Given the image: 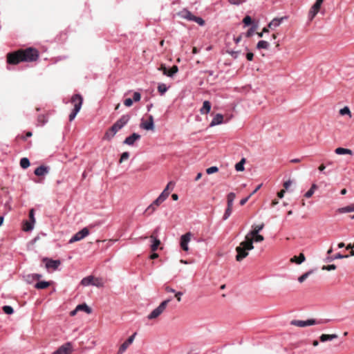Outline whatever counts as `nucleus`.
Masks as SVG:
<instances>
[{
	"mask_svg": "<svg viewBox=\"0 0 354 354\" xmlns=\"http://www.w3.org/2000/svg\"><path fill=\"white\" fill-rule=\"evenodd\" d=\"M140 138V136L138 133H133L130 136L126 138V139L124 140V144L128 145H133L135 142V141L139 140Z\"/></svg>",
	"mask_w": 354,
	"mask_h": 354,
	"instance_id": "nucleus-17",
	"label": "nucleus"
},
{
	"mask_svg": "<svg viewBox=\"0 0 354 354\" xmlns=\"http://www.w3.org/2000/svg\"><path fill=\"white\" fill-rule=\"evenodd\" d=\"M245 160V158H242L239 162L235 165V169L237 171H242L244 170V164Z\"/></svg>",
	"mask_w": 354,
	"mask_h": 354,
	"instance_id": "nucleus-34",
	"label": "nucleus"
},
{
	"mask_svg": "<svg viewBox=\"0 0 354 354\" xmlns=\"http://www.w3.org/2000/svg\"><path fill=\"white\" fill-rule=\"evenodd\" d=\"M164 201L158 196L148 207L146 209L145 212L151 214H153L157 207Z\"/></svg>",
	"mask_w": 354,
	"mask_h": 354,
	"instance_id": "nucleus-14",
	"label": "nucleus"
},
{
	"mask_svg": "<svg viewBox=\"0 0 354 354\" xmlns=\"http://www.w3.org/2000/svg\"><path fill=\"white\" fill-rule=\"evenodd\" d=\"M192 233L187 232L180 237V247L184 251H188V243L191 240Z\"/></svg>",
	"mask_w": 354,
	"mask_h": 354,
	"instance_id": "nucleus-13",
	"label": "nucleus"
},
{
	"mask_svg": "<svg viewBox=\"0 0 354 354\" xmlns=\"http://www.w3.org/2000/svg\"><path fill=\"white\" fill-rule=\"evenodd\" d=\"M129 157V152H123L121 155V157H120V162H122L126 160H127Z\"/></svg>",
	"mask_w": 354,
	"mask_h": 354,
	"instance_id": "nucleus-50",
	"label": "nucleus"
},
{
	"mask_svg": "<svg viewBox=\"0 0 354 354\" xmlns=\"http://www.w3.org/2000/svg\"><path fill=\"white\" fill-rule=\"evenodd\" d=\"M140 98H141V95L140 93L138 92H135L133 93V102L135 101V102H138L140 100Z\"/></svg>",
	"mask_w": 354,
	"mask_h": 354,
	"instance_id": "nucleus-51",
	"label": "nucleus"
},
{
	"mask_svg": "<svg viewBox=\"0 0 354 354\" xmlns=\"http://www.w3.org/2000/svg\"><path fill=\"white\" fill-rule=\"evenodd\" d=\"M243 22L246 25L249 26L252 23V19L250 16H246L243 18Z\"/></svg>",
	"mask_w": 354,
	"mask_h": 354,
	"instance_id": "nucleus-52",
	"label": "nucleus"
},
{
	"mask_svg": "<svg viewBox=\"0 0 354 354\" xmlns=\"http://www.w3.org/2000/svg\"><path fill=\"white\" fill-rule=\"evenodd\" d=\"M136 334V333H134L120 346L122 351H125L129 346V345H131L133 343Z\"/></svg>",
	"mask_w": 354,
	"mask_h": 354,
	"instance_id": "nucleus-19",
	"label": "nucleus"
},
{
	"mask_svg": "<svg viewBox=\"0 0 354 354\" xmlns=\"http://www.w3.org/2000/svg\"><path fill=\"white\" fill-rule=\"evenodd\" d=\"M71 102L74 106V109L69 115V120L71 122L75 118L77 114L82 108V105L83 103V97L80 94H75L72 96L71 99Z\"/></svg>",
	"mask_w": 354,
	"mask_h": 354,
	"instance_id": "nucleus-3",
	"label": "nucleus"
},
{
	"mask_svg": "<svg viewBox=\"0 0 354 354\" xmlns=\"http://www.w3.org/2000/svg\"><path fill=\"white\" fill-rule=\"evenodd\" d=\"M44 261H46V267L47 269L52 268L53 270H57L61 264L59 260H53L46 258Z\"/></svg>",
	"mask_w": 354,
	"mask_h": 354,
	"instance_id": "nucleus-15",
	"label": "nucleus"
},
{
	"mask_svg": "<svg viewBox=\"0 0 354 354\" xmlns=\"http://www.w3.org/2000/svg\"><path fill=\"white\" fill-rule=\"evenodd\" d=\"M313 272H314L313 270H310L305 272L304 274H303L301 276H300L298 278L299 282V283L304 282L312 273H313Z\"/></svg>",
	"mask_w": 354,
	"mask_h": 354,
	"instance_id": "nucleus-35",
	"label": "nucleus"
},
{
	"mask_svg": "<svg viewBox=\"0 0 354 354\" xmlns=\"http://www.w3.org/2000/svg\"><path fill=\"white\" fill-rule=\"evenodd\" d=\"M335 153L338 155L349 154L352 155L353 152L351 149H345L342 147H338L335 149Z\"/></svg>",
	"mask_w": 354,
	"mask_h": 354,
	"instance_id": "nucleus-30",
	"label": "nucleus"
},
{
	"mask_svg": "<svg viewBox=\"0 0 354 354\" xmlns=\"http://www.w3.org/2000/svg\"><path fill=\"white\" fill-rule=\"evenodd\" d=\"M211 103L209 101H204L203 106L200 109L201 113L203 115L208 113L211 110Z\"/></svg>",
	"mask_w": 354,
	"mask_h": 354,
	"instance_id": "nucleus-24",
	"label": "nucleus"
},
{
	"mask_svg": "<svg viewBox=\"0 0 354 354\" xmlns=\"http://www.w3.org/2000/svg\"><path fill=\"white\" fill-rule=\"evenodd\" d=\"M328 322H329V319L317 320L315 319H308L306 321L294 319L290 322V324L295 326L303 328V327L313 326V325H315V324H326Z\"/></svg>",
	"mask_w": 354,
	"mask_h": 354,
	"instance_id": "nucleus-5",
	"label": "nucleus"
},
{
	"mask_svg": "<svg viewBox=\"0 0 354 354\" xmlns=\"http://www.w3.org/2000/svg\"><path fill=\"white\" fill-rule=\"evenodd\" d=\"M232 212V208H230L227 207V209H225V212L223 215V220H227L231 215Z\"/></svg>",
	"mask_w": 354,
	"mask_h": 354,
	"instance_id": "nucleus-48",
	"label": "nucleus"
},
{
	"mask_svg": "<svg viewBox=\"0 0 354 354\" xmlns=\"http://www.w3.org/2000/svg\"><path fill=\"white\" fill-rule=\"evenodd\" d=\"M159 70L162 71V73L165 75H168V70L167 68H166V66L165 65H161L160 68H159Z\"/></svg>",
	"mask_w": 354,
	"mask_h": 354,
	"instance_id": "nucleus-55",
	"label": "nucleus"
},
{
	"mask_svg": "<svg viewBox=\"0 0 354 354\" xmlns=\"http://www.w3.org/2000/svg\"><path fill=\"white\" fill-rule=\"evenodd\" d=\"M218 171V168L216 166H212L211 167H209L206 169V173L207 174H212L214 173H216Z\"/></svg>",
	"mask_w": 354,
	"mask_h": 354,
	"instance_id": "nucleus-47",
	"label": "nucleus"
},
{
	"mask_svg": "<svg viewBox=\"0 0 354 354\" xmlns=\"http://www.w3.org/2000/svg\"><path fill=\"white\" fill-rule=\"evenodd\" d=\"M34 222L26 221L24 226V230L26 232L31 231L34 227Z\"/></svg>",
	"mask_w": 354,
	"mask_h": 354,
	"instance_id": "nucleus-38",
	"label": "nucleus"
},
{
	"mask_svg": "<svg viewBox=\"0 0 354 354\" xmlns=\"http://www.w3.org/2000/svg\"><path fill=\"white\" fill-rule=\"evenodd\" d=\"M150 239L151 240V249L153 252L157 250L158 246L160 244V241L157 239L153 234L150 236Z\"/></svg>",
	"mask_w": 354,
	"mask_h": 354,
	"instance_id": "nucleus-22",
	"label": "nucleus"
},
{
	"mask_svg": "<svg viewBox=\"0 0 354 354\" xmlns=\"http://www.w3.org/2000/svg\"><path fill=\"white\" fill-rule=\"evenodd\" d=\"M337 212L341 214L354 212V203L344 207L339 208Z\"/></svg>",
	"mask_w": 354,
	"mask_h": 354,
	"instance_id": "nucleus-27",
	"label": "nucleus"
},
{
	"mask_svg": "<svg viewBox=\"0 0 354 354\" xmlns=\"http://www.w3.org/2000/svg\"><path fill=\"white\" fill-rule=\"evenodd\" d=\"M169 192L167 190V187H165V189L162 192V193L159 195V197L165 201L169 196Z\"/></svg>",
	"mask_w": 354,
	"mask_h": 354,
	"instance_id": "nucleus-41",
	"label": "nucleus"
},
{
	"mask_svg": "<svg viewBox=\"0 0 354 354\" xmlns=\"http://www.w3.org/2000/svg\"><path fill=\"white\" fill-rule=\"evenodd\" d=\"M29 218H30V221H31V222H34L35 223V216H34V209H31L30 210V212H29Z\"/></svg>",
	"mask_w": 354,
	"mask_h": 354,
	"instance_id": "nucleus-54",
	"label": "nucleus"
},
{
	"mask_svg": "<svg viewBox=\"0 0 354 354\" xmlns=\"http://www.w3.org/2000/svg\"><path fill=\"white\" fill-rule=\"evenodd\" d=\"M251 239H253V242H261L264 240V237L259 234H257V235H251Z\"/></svg>",
	"mask_w": 354,
	"mask_h": 354,
	"instance_id": "nucleus-43",
	"label": "nucleus"
},
{
	"mask_svg": "<svg viewBox=\"0 0 354 354\" xmlns=\"http://www.w3.org/2000/svg\"><path fill=\"white\" fill-rule=\"evenodd\" d=\"M306 257L303 253H300L299 257L294 256L290 259V262L295 263L297 264H301L304 261H305Z\"/></svg>",
	"mask_w": 354,
	"mask_h": 354,
	"instance_id": "nucleus-25",
	"label": "nucleus"
},
{
	"mask_svg": "<svg viewBox=\"0 0 354 354\" xmlns=\"http://www.w3.org/2000/svg\"><path fill=\"white\" fill-rule=\"evenodd\" d=\"M348 257V255H343V254H341L340 253H338V254H335L334 257L328 258V260L333 261L335 259L347 258Z\"/></svg>",
	"mask_w": 354,
	"mask_h": 354,
	"instance_id": "nucleus-46",
	"label": "nucleus"
},
{
	"mask_svg": "<svg viewBox=\"0 0 354 354\" xmlns=\"http://www.w3.org/2000/svg\"><path fill=\"white\" fill-rule=\"evenodd\" d=\"M89 234V231L87 227H84L80 231L75 234L71 239L69 240V243H73L76 241H79Z\"/></svg>",
	"mask_w": 354,
	"mask_h": 354,
	"instance_id": "nucleus-10",
	"label": "nucleus"
},
{
	"mask_svg": "<svg viewBox=\"0 0 354 354\" xmlns=\"http://www.w3.org/2000/svg\"><path fill=\"white\" fill-rule=\"evenodd\" d=\"M324 0H316L308 12V18L311 21L319 12L321 6Z\"/></svg>",
	"mask_w": 354,
	"mask_h": 354,
	"instance_id": "nucleus-11",
	"label": "nucleus"
},
{
	"mask_svg": "<svg viewBox=\"0 0 354 354\" xmlns=\"http://www.w3.org/2000/svg\"><path fill=\"white\" fill-rule=\"evenodd\" d=\"M223 116L221 113H217L212 120L209 126L214 127L216 125H218L223 123Z\"/></svg>",
	"mask_w": 354,
	"mask_h": 354,
	"instance_id": "nucleus-20",
	"label": "nucleus"
},
{
	"mask_svg": "<svg viewBox=\"0 0 354 354\" xmlns=\"http://www.w3.org/2000/svg\"><path fill=\"white\" fill-rule=\"evenodd\" d=\"M23 62L20 50L10 53L7 55V62L10 64H17Z\"/></svg>",
	"mask_w": 354,
	"mask_h": 354,
	"instance_id": "nucleus-8",
	"label": "nucleus"
},
{
	"mask_svg": "<svg viewBox=\"0 0 354 354\" xmlns=\"http://www.w3.org/2000/svg\"><path fill=\"white\" fill-rule=\"evenodd\" d=\"M73 351V344L70 342H68L60 346L56 351L53 352L51 354H72Z\"/></svg>",
	"mask_w": 354,
	"mask_h": 354,
	"instance_id": "nucleus-9",
	"label": "nucleus"
},
{
	"mask_svg": "<svg viewBox=\"0 0 354 354\" xmlns=\"http://www.w3.org/2000/svg\"><path fill=\"white\" fill-rule=\"evenodd\" d=\"M250 197H251V196H250V194L248 196H247V197H245V198H244L241 199V200L240 201V205H244L248 202V201L249 200V198H250Z\"/></svg>",
	"mask_w": 354,
	"mask_h": 354,
	"instance_id": "nucleus-56",
	"label": "nucleus"
},
{
	"mask_svg": "<svg viewBox=\"0 0 354 354\" xmlns=\"http://www.w3.org/2000/svg\"><path fill=\"white\" fill-rule=\"evenodd\" d=\"M3 310L7 315H12L14 313V310L10 306H3Z\"/></svg>",
	"mask_w": 354,
	"mask_h": 354,
	"instance_id": "nucleus-44",
	"label": "nucleus"
},
{
	"mask_svg": "<svg viewBox=\"0 0 354 354\" xmlns=\"http://www.w3.org/2000/svg\"><path fill=\"white\" fill-rule=\"evenodd\" d=\"M339 114L342 115H348L349 118L352 117L351 112L348 106H344L339 110Z\"/></svg>",
	"mask_w": 354,
	"mask_h": 354,
	"instance_id": "nucleus-40",
	"label": "nucleus"
},
{
	"mask_svg": "<svg viewBox=\"0 0 354 354\" xmlns=\"http://www.w3.org/2000/svg\"><path fill=\"white\" fill-rule=\"evenodd\" d=\"M76 310H82L86 312L88 314H90L91 313V309L90 307H88L86 304H79L76 306Z\"/></svg>",
	"mask_w": 354,
	"mask_h": 354,
	"instance_id": "nucleus-31",
	"label": "nucleus"
},
{
	"mask_svg": "<svg viewBox=\"0 0 354 354\" xmlns=\"http://www.w3.org/2000/svg\"><path fill=\"white\" fill-rule=\"evenodd\" d=\"M48 173V167L41 165L37 167L34 171V174L38 176H42Z\"/></svg>",
	"mask_w": 354,
	"mask_h": 354,
	"instance_id": "nucleus-21",
	"label": "nucleus"
},
{
	"mask_svg": "<svg viewBox=\"0 0 354 354\" xmlns=\"http://www.w3.org/2000/svg\"><path fill=\"white\" fill-rule=\"evenodd\" d=\"M183 295V292H176L175 293V297L176 298L178 301H181V296Z\"/></svg>",
	"mask_w": 354,
	"mask_h": 354,
	"instance_id": "nucleus-57",
	"label": "nucleus"
},
{
	"mask_svg": "<svg viewBox=\"0 0 354 354\" xmlns=\"http://www.w3.org/2000/svg\"><path fill=\"white\" fill-rule=\"evenodd\" d=\"M23 62H31L36 61L39 58V51L32 47L26 49H20Z\"/></svg>",
	"mask_w": 354,
	"mask_h": 354,
	"instance_id": "nucleus-4",
	"label": "nucleus"
},
{
	"mask_svg": "<svg viewBox=\"0 0 354 354\" xmlns=\"http://www.w3.org/2000/svg\"><path fill=\"white\" fill-rule=\"evenodd\" d=\"M32 135V133L31 131H28V132H26V136H21V138L25 140L27 138L31 137Z\"/></svg>",
	"mask_w": 354,
	"mask_h": 354,
	"instance_id": "nucleus-63",
	"label": "nucleus"
},
{
	"mask_svg": "<svg viewBox=\"0 0 354 354\" xmlns=\"http://www.w3.org/2000/svg\"><path fill=\"white\" fill-rule=\"evenodd\" d=\"M241 39H242L241 35H239L237 37H234V41L237 44H239L241 41Z\"/></svg>",
	"mask_w": 354,
	"mask_h": 354,
	"instance_id": "nucleus-64",
	"label": "nucleus"
},
{
	"mask_svg": "<svg viewBox=\"0 0 354 354\" xmlns=\"http://www.w3.org/2000/svg\"><path fill=\"white\" fill-rule=\"evenodd\" d=\"M335 269H336V266L334 264H331V265H328V266H324L322 267V270H328V271L334 270Z\"/></svg>",
	"mask_w": 354,
	"mask_h": 354,
	"instance_id": "nucleus-49",
	"label": "nucleus"
},
{
	"mask_svg": "<svg viewBox=\"0 0 354 354\" xmlns=\"http://www.w3.org/2000/svg\"><path fill=\"white\" fill-rule=\"evenodd\" d=\"M338 337L337 335L336 334H331V335H326V334H322L319 339L320 341L322 342H326V341H331L335 339H337Z\"/></svg>",
	"mask_w": 354,
	"mask_h": 354,
	"instance_id": "nucleus-26",
	"label": "nucleus"
},
{
	"mask_svg": "<svg viewBox=\"0 0 354 354\" xmlns=\"http://www.w3.org/2000/svg\"><path fill=\"white\" fill-rule=\"evenodd\" d=\"M94 277L92 275L84 277L82 279L80 283L83 286H88L90 285H93Z\"/></svg>",
	"mask_w": 354,
	"mask_h": 354,
	"instance_id": "nucleus-23",
	"label": "nucleus"
},
{
	"mask_svg": "<svg viewBox=\"0 0 354 354\" xmlns=\"http://www.w3.org/2000/svg\"><path fill=\"white\" fill-rule=\"evenodd\" d=\"M229 2L233 5H240L241 3V0H229Z\"/></svg>",
	"mask_w": 354,
	"mask_h": 354,
	"instance_id": "nucleus-59",
	"label": "nucleus"
},
{
	"mask_svg": "<svg viewBox=\"0 0 354 354\" xmlns=\"http://www.w3.org/2000/svg\"><path fill=\"white\" fill-rule=\"evenodd\" d=\"M235 197H236V195L233 192H230L227 194V207L232 208Z\"/></svg>",
	"mask_w": 354,
	"mask_h": 354,
	"instance_id": "nucleus-29",
	"label": "nucleus"
},
{
	"mask_svg": "<svg viewBox=\"0 0 354 354\" xmlns=\"http://www.w3.org/2000/svg\"><path fill=\"white\" fill-rule=\"evenodd\" d=\"M270 46V44L268 41L264 40H261L257 43V48L258 49H268Z\"/></svg>",
	"mask_w": 354,
	"mask_h": 354,
	"instance_id": "nucleus-33",
	"label": "nucleus"
},
{
	"mask_svg": "<svg viewBox=\"0 0 354 354\" xmlns=\"http://www.w3.org/2000/svg\"><path fill=\"white\" fill-rule=\"evenodd\" d=\"M263 227L264 223L252 226V230L245 235L244 241L241 242L239 245L236 248V251L237 252L236 260L237 261H242L248 255V251L254 249L253 239H251V235H257V234H259Z\"/></svg>",
	"mask_w": 354,
	"mask_h": 354,
	"instance_id": "nucleus-1",
	"label": "nucleus"
},
{
	"mask_svg": "<svg viewBox=\"0 0 354 354\" xmlns=\"http://www.w3.org/2000/svg\"><path fill=\"white\" fill-rule=\"evenodd\" d=\"M286 19V17H283L281 18H274L269 24L268 28L271 29H274L281 25V24L283 21V20Z\"/></svg>",
	"mask_w": 354,
	"mask_h": 354,
	"instance_id": "nucleus-18",
	"label": "nucleus"
},
{
	"mask_svg": "<svg viewBox=\"0 0 354 354\" xmlns=\"http://www.w3.org/2000/svg\"><path fill=\"white\" fill-rule=\"evenodd\" d=\"M178 15L185 19H187L188 21H195L197 23L199 26H203L205 25V21L199 17L194 16L189 10L187 9H183L179 13Z\"/></svg>",
	"mask_w": 354,
	"mask_h": 354,
	"instance_id": "nucleus-7",
	"label": "nucleus"
},
{
	"mask_svg": "<svg viewBox=\"0 0 354 354\" xmlns=\"http://www.w3.org/2000/svg\"><path fill=\"white\" fill-rule=\"evenodd\" d=\"M168 88L169 87H167L165 84L160 83L158 86V91L160 95H163L167 92Z\"/></svg>",
	"mask_w": 354,
	"mask_h": 354,
	"instance_id": "nucleus-36",
	"label": "nucleus"
},
{
	"mask_svg": "<svg viewBox=\"0 0 354 354\" xmlns=\"http://www.w3.org/2000/svg\"><path fill=\"white\" fill-rule=\"evenodd\" d=\"M93 286L100 288V287H102L104 286V283L101 279L94 277V281H93Z\"/></svg>",
	"mask_w": 354,
	"mask_h": 354,
	"instance_id": "nucleus-45",
	"label": "nucleus"
},
{
	"mask_svg": "<svg viewBox=\"0 0 354 354\" xmlns=\"http://www.w3.org/2000/svg\"><path fill=\"white\" fill-rule=\"evenodd\" d=\"M20 166L23 169L28 168L30 166V161H29L28 158H22L20 160Z\"/></svg>",
	"mask_w": 354,
	"mask_h": 354,
	"instance_id": "nucleus-39",
	"label": "nucleus"
},
{
	"mask_svg": "<svg viewBox=\"0 0 354 354\" xmlns=\"http://www.w3.org/2000/svg\"><path fill=\"white\" fill-rule=\"evenodd\" d=\"M171 298H168L162 301L157 308L153 310L151 313L148 315V319L151 320L158 317L165 311L167 306L171 301Z\"/></svg>",
	"mask_w": 354,
	"mask_h": 354,
	"instance_id": "nucleus-6",
	"label": "nucleus"
},
{
	"mask_svg": "<svg viewBox=\"0 0 354 354\" xmlns=\"http://www.w3.org/2000/svg\"><path fill=\"white\" fill-rule=\"evenodd\" d=\"M254 54L252 53H248L246 54V58L249 61H252L253 59Z\"/></svg>",
	"mask_w": 354,
	"mask_h": 354,
	"instance_id": "nucleus-60",
	"label": "nucleus"
},
{
	"mask_svg": "<svg viewBox=\"0 0 354 354\" xmlns=\"http://www.w3.org/2000/svg\"><path fill=\"white\" fill-rule=\"evenodd\" d=\"M140 127L141 129H145V130H151L153 131L154 129V122H153V117L151 115H149L148 116V120L145 121L142 120V122L140 124Z\"/></svg>",
	"mask_w": 354,
	"mask_h": 354,
	"instance_id": "nucleus-12",
	"label": "nucleus"
},
{
	"mask_svg": "<svg viewBox=\"0 0 354 354\" xmlns=\"http://www.w3.org/2000/svg\"><path fill=\"white\" fill-rule=\"evenodd\" d=\"M178 71L177 66H173L169 70H168V77L174 76Z\"/></svg>",
	"mask_w": 354,
	"mask_h": 354,
	"instance_id": "nucleus-42",
	"label": "nucleus"
},
{
	"mask_svg": "<svg viewBox=\"0 0 354 354\" xmlns=\"http://www.w3.org/2000/svg\"><path fill=\"white\" fill-rule=\"evenodd\" d=\"M291 184H292V181H291V180H287V181H286V182L284 183V184H283V187H285V189H288V188H289V187L291 185Z\"/></svg>",
	"mask_w": 354,
	"mask_h": 354,
	"instance_id": "nucleus-61",
	"label": "nucleus"
},
{
	"mask_svg": "<svg viewBox=\"0 0 354 354\" xmlns=\"http://www.w3.org/2000/svg\"><path fill=\"white\" fill-rule=\"evenodd\" d=\"M130 115H123L120 119H118L112 127L105 133L104 138L107 140H111L114 137L116 133L120 130L122 127H124L129 121Z\"/></svg>",
	"mask_w": 354,
	"mask_h": 354,
	"instance_id": "nucleus-2",
	"label": "nucleus"
},
{
	"mask_svg": "<svg viewBox=\"0 0 354 354\" xmlns=\"http://www.w3.org/2000/svg\"><path fill=\"white\" fill-rule=\"evenodd\" d=\"M165 291L167 292H172V293H176V291L174 289H173L172 288L169 287V286H166L165 288Z\"/></svg>",
	"mask_w": 354,
	"mask_h": 354,
	"instance_id": "nucleus-62",
	"label": "nucleus"
},
{
	"mask_svg": "<svg viewBox=\"0 0 354 354\" xmlns=\"http://www.w3.org/2000/svg\"><path fill=\"white\" fill-rule=\"evenodd\" d=\"M317 185L313 184L311 187L310 188V189L305 194V195H304L305 197H306V198L311 197L313 195L315 189H317Z\"/></svg>",
	"mask_w": 354,
	"mask_h": 354,
	"instance_id": "nucleus-37",
	"label": "nucleus"
},
{
	"mask_svg": "<svg viewBox=\"0 0 354 354\" xmlns=\"http://www.w3.org/2000/svg\"><path fill=\"white\" fill-rule=\"evenodd\" d=\"M48 122V116L46 115H39L37 118V126H44Z\"/></svg>",
	"mask_w": 354,
	"mask_h": 354,
	"instance_id": "nucleus-32",
	"label": "nucleus"
},
{
	"mask_svg": "<svg viewBox=\"0 0 354 354\" xmlns=\"http://www.w3.org/2000/svg\"><path fill=\"white\" fill-rule=\"evenodd\" d=\"M41 277L42 275L40 274H28L25 275L24 278L27 283L31 284L35 281L39 280Z\"/></svg>",
	"mask_w": 354,
	"mask_h": 354,
	"instance_id": "nucleus-16",
	"label": "nucleus"
},
{
	"mask_svg": "<svg viewBox=\"0 0 354 354\" xmlns=\"http://www.w3.org/2000/svg\"><path fill=\"white\" fill-rule=\"evenodd\" d=\"M50 285V282L43 281H39V282L36 283L35 284L34 287L36 289H45V288H47L48 287H49Z\"/></svg>",
	"mask_w": 354,
	"mask_h": 354,
	"instance_id": "nucleus-28",
	"label": "nucleus"
},
{
	"mask_svg": "<svg viewBox=\"0 0 354 354\" xmlns=\"http://www.w3.org/2000/svg\"><path fill=\"white\" fill-rule=\"evenodd\" d=\"M133 100L131 99V98H127L124 100V104L126 106H131L132 104H133Z\"/></svg>",
	"mask_w": 354,
	"mask_h": 354,
	"instance_id": "nucleus-53",
	"label": "nucleus"
},
{
	"mask_svg": "<svg viewBox=\"0 0 354 354\" xmlns=\"http://www.w3.org/2000/svg\"><path fill=\"white\" fill-rule=\"evenodd\" d=\"M228 53L230 54L234 58H236L238 57L239 51H228Z\"/></svg>",
	"mask_w": 354,
	"mask_h": 354,
	"instance_id": "nucleus-58",
	"label": "nucleus"
}]
</instances>
